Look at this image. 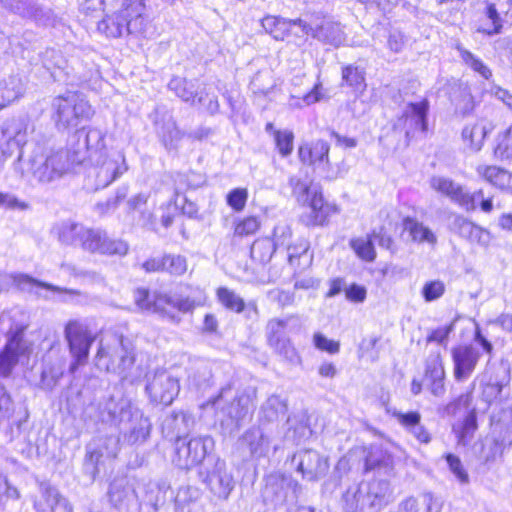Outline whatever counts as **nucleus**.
Instances as JSON below:
<instances>
[{
  "mask_svg": "<svg viewBox=\"0 0 512 512\" xmlns=\"http://www.w3.org/2000/svg\"><path fill=\"white\" fill-rule=\"evenodd\" d=\"M106 152L105 133L98 128H82L70 137L66 150L45 156L42 149H36L27 158L21 155L15 168L22 176L46 184L61 178L74 165Z\"/></svg>",
  "mask_w": 512,
  "mask_h": 512,
  "instance_id": "f257e3e1",
  "label": "nucleus"
},
{
  "mask_svg": "<svg viewBox=\"0 0 512 512\" xmlns=\"http://www.w3.org/2000/svg\"><path fill=\"white\" fill-rule=\"evenodd\" d=\"M257 388L230 382L221 388L212 403L223 418L222 425L239 430L250 419L256 407Z\"/></svg>",
  "mask_w": 512,
  "mask_h": 512,
  "instance_id": "f03ea898",
  "label": "nucleus"
},
{
  "mask_svg": "<svg viewBox=\"0 0 512 512\" xmlns=\"http://www.w3.org/2000/svg\"><path fill=\"white\" fill-rule=\"evenodd\" d=\"M51 110L52 120L59 131L75 128L94 115L89 101L81 93L72 91L54 97Z\"/></svg>",
  "mask_w": 512,
  "mask_h": 512,
  "instance_id": "7ed1b4c3",
  "label": "nucleus"
},
{
  "mask_svg": "<svg viewBox=\"0 0 512 512\" xmlns=\"http://www.w3.org/2000/svg\"><path fill=\"white\" fill-rule=\"evenodd\" d=\"M28 128L29 123L26 118L23 117H14L6 120L0 126V168L3 167L5 161L12 156L15 151H18V157L13 162L12 167L13 171L24 181H27L31 184L38 183L36 179H29L21 175L19 171L15 168V164L19 161L21 155L27 158L29 157L36 149H41L40 147H35L29 153H26L24 147L27 143L28 138Z\"/></svg>",
  "mask_w": 512,
  "mask_h": 512,
  "instance_id": "20e7f679",
  "label": "nucleus"
},
{
  "mask_svg": "<svg viewBox=\"0 0 512 512\" xmlns=\"http://www.w3.org/2000/svg\"><path fill=\"white\" fill-rule=\"evenodd\" d=\"M300 491V484L290 475L271 473L264 478L261 497L265 505L277 508L296 502Z\"/></svg>",
  "mask_w": 512,
  "mask_h": 512,
  "instance_id": "39448f33",
  "label": "nucleus"
},
{
  "mask_svg": "<svg viewBox=\"0 0 512 512\" xmlns=\"http://www.w3.org/2000/svg\"><path fill=\"white\" fill-rule=\"evenodd\" d=\"M90 177H94V189H103L128 170L125 155L120 151L106 152L90 160Z\"/></svg>",
  "mask_w": 512,
  "mask_h": 512,
  "instance_id": "423d86ee",
  "label": "nucleus"
},
{
  "mask_svg": "<svg viewBox=\"0 0 512 512\" xmlns=\"http://www.w3.org/2000/svg\"><path fill=\"white\" fill-rule=\"evenodd\" d=\"M96 358L98 367L126 378L135 361L134 346L129 339L120 337L116 345L107 351L100 347Z\"/></svg>",
  "mask_w": 512,
  "mask_h": 512,
  "instance_id": "0eeeda50",
  "label": "nucleus"
},
{
  "mask_svg": "<svg viewBox=\"0 0 512 512\" xmlns=\"http://www.w3.org/2000/svg\"><path fill=\"white\" fill-rule=\"evenodd\" d=\"M213 448L214 440L208 435L178 439L175 441L173 463L180 469H191L201 464Z\"/></svg>",
  "mask_w": 512,
  "mask_h": 512,
  "instance_id": "6e6552de",
  "label": "nucleus"
},
{
  "mask_svg": "<svg viewBox=\"0 0 512 512\" xmlns=\"http://www.w3.org/2000/svg\"><path fill=\"white\" fill-rule=\"evenodd\" d=\"M65 339L68 342L69 351L73 357L70 371L74 372L81 365L86 364L89 351L95 337L88 326L78 320H70L64 330Z\"/></svg>",
  "mask_w": 512,
  "mask_h": 512,
  "instance_id": "1a4fd4ad",
  "label": "nucleus"
},
{
  "mask_svg": "<svg viewBox=\"0 0 512 512\" xmlns=\"http://www.w3.org/2000/svg\"><path fill=\"white\" fill-rule=\"evenodd\" d=\"M199 476L210 492L219 499H227L235 486L232 472L226 462L219 458L213 463L208 462L199 471Z\"/></svg>",
  "mask_w": 512,
  "mask_h": 512,
  "instance_id": "9d476101",
  "label": "nucleus"
},
{
  "mask_svg": "<svg viewBox=\"0 0 512 512\" xmlns=\"http://www.w3.org/2000/svg\"><path fill=\"white\" fill-rule=\"evenodd\" d=\"M357 506L366 512H379L391 501L389 482L373 480L360 483L354 493Z\"/></svg>",
  "mask_w": 512,
  "mask_h": 512,
  "instance_id": "9b49d317",
  "label": "nucleus"
},
{
  "mask_svg": "<svg viewBox=\"0 0 512 512\" xmlns=\"http://www.w3.org/2000/svg\"><path fill=\"white\" fill-rule=\"evenodd\" d=\"M168 88L173 91L183 101L195 105L196 103L203 106L206 111L214 115L219 111V102L216 96L208 98L206 88L199 89L197 80H187L181 77H173L169 83Z\"/></svg>",
  "mask_w": 512,
  "mask_h": 512,
  "instance_id": "f8f14e48",
  "label": "nucleus"
},
{
  "mask_svg": "<svg viewBox=\"0 0 512 512\" xmlns=\"http://www.w3.org/2000/svg\"><path fill=\"white\" fill-rule=\"evenodd\" d=\"M145 390L151 400L156 404L170 405L180 391L178 378L167 370H156L148 374Z\"/></svg>",
  "mask_w": 512,
  "mask_h": 512,
  "instance_id": "ddd939ff",
  "label": "nucleus"
},
{
  "mask_svg": "<svg viewBox=\"0 0 512 512\" xmlns=\"http://www.w3.org/2000/svg\"><path fill=\"white\" fill-rule=\"evenodd\" d=\"M107 497L115 512H140L139 495L127 478H116L110 485Z\"/></svg>",
  "mask_w": 512,
  "mask_h": 512,
  "instance_id": "4468645a",
  "label": "nucleus"
},
{
  "mask_svg": "<svg viewBox=\"0 0 512 512\" xmlns=\"http://www.w3.org/2000/svg\"><path fill=\"white\" fill-rule=\"evenodd\" d=\"M135 408L127 397L113 395L99 403V420L121 428L132 417Z\"/></svg>",
  "mask_w": 512,
  "mask_h": 512,
  "instance_id": "2eb2a0df",
  "label": "nucleus"
},
{
  "mask_svg": "<svg viewBox=\"0 0 512 512\" xmlns=\"http://www.w3.org/2000/svg\"><path fill=\"white\" fill-rule=\"evenodd\" d=\"M451 356L454 364V378L458 382H463L474 372L481 353L473 345L465 344L452 348Z\"/></svg>",
  "mask_w": 512,
  "mask_h": 512,
  "instance_id": "dca6fc26",
  "label": "nucleus"
},
{
  "mask_svg": "<svg viewBox=\"0 0 512 512\" xmlns=\"http://www.w3.org/2000/svg\"><path fill=\"white\" fill-rule=\"evenodd\" d=\"M129 245L122 239L112 238L105 230L93 228L87 252L106 256H125Z\"/></svg>",
  "mask_w": 512,
  "mask_h": 512,
  "instance_id": "f3484780",
  "label": "nucleus"
},
{
  "mask_svg": "<svg viewBox=\"0 0 512 512\" xmlns=\"http://www.w3.org/2000/svg\"><path fill=\"white\" fill-rule=\"evenodd\" d=\"M292 463L296 466L298 472L303 478L313 481L323 476L328 463L317 451L312 449L302 450L294 454Z\"/></svg>",
  "mask_w": 512,
  "mask_h": 512,
  "instance_id": "a211bd4d",
  "label": "nucleus"
},
{
  "mask_svg": "<svg viewBox=\"0 0 512 512\" xmlns=\"http://www.w3.org/2000/svg\"><path fill=\"white\" fill-rule=\"evenodd\" d=\"M512 446V426L498 424L483 445L482 454L486 463L501 458Z\"/></svg>",
  "mask_w": 512,
  "mask_h": 512,
  "instance_id": "6ab92c4d",
  "label": "nucleus"
},
{
  "mask_svg": "<svg viewBox=\"0 0 512 512\" xmlns=\"http://www.w3.org/2000/svg\"><path fill=\"white\" fill-rule=\"evenodd\" d=\"M9 13L42 26L53 25L55 21L53 11L42 6L36 0H17Z\"/></svg>",
  "mask_w": 512,
  "mask_h": 512,
  "instance_id": "aec40b11",
  "label": "nucleus"
},
{
  "mask_svg": "<svg viewBox=\"0 0 512 512\" xmlns=\"http://www.w3.org/2000/svg\"><path fill=\"white\" fill-rule=\"evenodd\" d=\"M58 240L64 244L74 247H80L87 251L93 228H88L83 224L64 221L55 228Z\"/></svg>",
  "mask_w": 512,
  "mask_h": 512,
  "instance_id": "412c9836",
  "label": "nucleus"
},
{
  "mask_svg": "<svg viewBox=\"0 0 512 512\" xmlns=\"http://www.w3.org/2000/svg\"><path fill=\"white\" fill-rule=\"evenodd\" d=\"M429 111V102L423 99L420 102H410L405 107L401 120L404 123L406 137L413 136L415 132L427 131V115Z\"/></svg>",
  "mask_w": 512,
  "mask_h": 512,
  "instance_id": "4be33fe9",
  "label": "nucleus"
},
{
  "mask_svg": "<svg viewBox=\"0 0 512 512\" xmlns=\"http://www.w3.org/2000/svg\"><path fill=\"white\" fill-rule=\"evenodd\" d=\"M451 229L460 237L485 248L490 245L492 240V235L489 230L478 226L462 215H456L454 217L451 222Z\"/></svg>",
  "mask_w": 512,
  "mask_h": 512,
  "instance_id": "5701e85b",
  "label": "nucleus"
},
{
  "mask_svg": "<svg viewBox=\"0 0 512 512\" xmlns=\"http://www.w3.org/2000/svg\"><path fill=\"white\" fill-rule=\"evenodd\" d=\"M37 512H73V507L60 492L48 485H40V496L34 501Z\"/></svg>",
  "mask_w": 512,
  "mask_h": 512,
  "instance_id": "b1692460",
  "label": "nucleus"
},
{
  "mask_svg": "<svg viewBox=\"0 0 512 512\" xmlns=\"http://www.w3.org/2000/svg\"><path fill=\"white\" fill-rule=\"evenodd\" d=\"M151 422L145 417L143 412L137 407L133 411L131 418L126 421L120 428L125 441L129 444H139L145 442L150 436Z\"/></svg>",
  "mask_w": 512,
  "mask_h": 512,
  "instance_id": "393cba45",
  "label": "nucleus"
},
{
  "mask_svg": "<svg viewBox=\"0 0 512 512\" xmlns=\"http://www.w3.org/2000/svg\"><path fill=\"white\" fill-rule=\"evenodd\" d=\"M194 424L195 420L191 414L183 411H174L164 418L162 432L166 437L170 439L175 438L176 441L186 438L193 429Z\"/></svg>",
  "mask_w": 512,
  "mask_h": 512,
  "instance_id": "a878e982",
  "label": "nucleus"
},
{
  "mask_svg": "<svg viewBox=\"0 0 512 512\" xmlns=\"http://www.w3.org/2000/svg\"><path fill=\"white\" fill-rule=\"evenodd\" d=\"M156 133L166 150H177L186 133L182 131L173 116L165 113L156 123Z\"/></svg>",
  "mask_w": 512,
  "mask_h": 512,
  "instance_id": "bb28decb",
  "label": "nucleus"
},
{
  "mask_svg": "<svg viewBox=\"0 0 512 512\" xmlns=\"http://www.w3.org/2000/svg\"><path fill=\"white\" fill-rule=\"evenodd\" d=\"M303 30L309 34L311 32L313 38L319 40L325 45L335 48L340 47L346 41V34L341 25L333 21H324L315 28L307 27L303 24Z\"/></svg>",
  "mask_w": 512,
  "mask_h": 512,
  "instance_id": "cd10ccee",
  "label": "nucleus"
},
{
  "mask_svg": "<svg viewBox=\"0 0 512 512\" xmlns=\"http://www.w3.org/2000/svg\"><path fill=\"white\" fill-rule=\"evenodd\" d=\"M239 442L253 458L264 457L269 451V437L260 426H253L245 431Z\"/></svg>",
  "mask_w": 512,
  "mask_h": 512,
  "instance_id": "c85d7f7f",
  "label": "nucleus"
},
{
  "mask_svg": "<svg viewBox=\"0 0 512 512\" xmlns=\"http://www.w3.org/2000/svg\"><path fill=\"white\" fill-rule=\"evenodd\" d=\"M306 203L309 204L310 212L303 217V220L308 226H322L332 214L337 212L336 208L325 203L322 194L316 191L312 192Z\"/></svg>",
  "mask_w": 512,
  "mask_h": 512,
  "instance_id": "c756f323",
  "label": "nucleus"
},
{
  "mask_svg": "<svg viewBox=\"0 0 512 512\" xmlns=\"http://www.w3.org/2000/svg\"><path fill=\"white\" fill-rule=\"evenodd\" d=\"M122 7L126 13V34H144L146 26L142 16L144 0H123Z\"/></svg>",
  "mask_w": 512,
  "mask_h": 512,
  "instance_id": "7c9ffc66",
  "label": "nucleus"
},
{
  "mask_svg": "<svg viewBox=\"0 0 512 512\" xmlns=\"http://www.w3.org/2000/svg\"><path fill=\"white\" fill-rule=\"evenodd\" d=\"M142 493V501L157 512L159 507L166 501V493L170 489V484L165 480L144 482L139 486Z\"/></svg>",
  "mask_w": 512,
  "mask_h": 512,
  "instance_id": "2f4dec72",
  "label": "nucleus"
},
{
  "mask_svg": "<svg viewBox=\"0 0 512 512\" xmlns=\"http://www.w3.org/2000/svg\"><path fill=\"white\" fill-rule=\"evenodd\" d=\"M430 187L436 192L448 197L452 202L461 205V202L468 203L464 197V187L450 178L444 176H433L430 179Z\"/></svg>",
  "mask_w": 512,
  "mask_h": 512,
  "instance_id": "473e14b6",
  "label": "nucleus"
},
{
  "mask_svg": "<svg viewBox=\"0 0 512 512\" xmlns=\"http://www.w3.org/2000/svg\"><path fill=\"white\" fill-rule=\"evenodd\" d=\"M216 296L219 301L227 310L235 313H241L247 309L248 313L258 314V308L255 302L245 304L242 297L227 287H219L216 291Z\"/></svg>",
  "mask_w": 512,
  "mask_h": 512,
  "instance_id": "72a5a7b5",
  "label": "nucleus"
},
{
  "mask_svg": "<svg viewBox=\"0 0 512 512\" xmlns=\"http://www.w3.org/2000/svg\"><path fill=\"white\" fill-rule=\"evenodd\" d=\"M292 25H299L303 27V21L301 19L287 20L285 18L272 15H267L261 20V26L265 32L278 41L286 38Z\"/></svg>",
  "mask_w": 512,
  "mask_h": 512,
  "instance_id": "f704fd0d",
  "label": "nucleus"
},
{
  "mask_svg": "<svg viewBox=\"0 0 512 512\" xmlns=\"http://www.w3.org/2000/svg\"><path fill=\"white\" fill-rule=\"evenodd\" d=\"M493 125L479 121L473 125H466L462 131V138L471 150H481L486 136L493 130Z\"/></svg>",
  "mask_w": 512,
  "mask_h": 512,
  "instance_id": "c9c22d12",
  "label": "nucleus"
},
{
  "mask_svg": "<svg viewBox=\"0 0 512 512\" xmlns=\"http://www.w3.org/2000/svg\"><path fill=\"white\" fill-rule=\"evenodd\" d=\"M204 300L192 299L190 297H184L181 295H160V298L156 301L158 307H162V313H167V307L177 309L182 313L192 312L195 307L203 305Z\"/></svg>",
  "mask_w": 512,
  "mask_h": 512,
  "instance_id": "e433bc0d",
  "label": "nucleus"
},
{
  "mask_svg": "<svg viewBox=\"0 0 512 512\" xmlns=\"http://www.w3.org/2000/svg\"><path fill=\"white\" fill-rule=\"evenodd\" d=\"M403 226L414 242L419 244L427 243L431 246L436 245L437 236L429 227L425 226L417 219L406 217L403 220Z\"/></svg>",
  "mask_w": 512,
  "mask_h": 512,
  "instance_id": "4c0bfd02",
  "label": "nucleus"
},
{
  "mask_svg": "<svg viewBox=\"0 0 512 512\" xmlns=\"http://www.w3.org/2000/svg\"><path fill=\"white\" fill-rule=\"evenodd\" d=\"M126 13L124 7L118 12L106 16L98 23V30L107 37L119 38L126 34Z\"/></svg>",
  "mask_w": 512,
  "mask_h": 512,
  "instance_id": "58836bf2",
  "label": "nucleus"
},
{
  "mask_svg": "<svg viewBox=\"0 0 512 512\" xmlns=\"http://www.w3.org/2000/svg\"><path fill=\"white\" fill-rule=\"evenodd\" d=\"M24 93V83L18 75L0 80V100L4 107L19 99Z\"/></svg>",
  "mask_w": 512,
  "mask_h": 512,
  "instance_id": "ea45409f",
  "label": "nucleus"
},
{
  "mask_svg": "<svg viewBox=\"0 0 512 512\" xmlns=\"http://www.w3.org/2000/svg\"><path fill=\"white\" fill-rule=\"evenodd\" d=\"M287 411V405L280 397L272 395L261 406L259 412L260 423H273L280 415Z\"/></svg>",
  "mask_w": 512,
  "mask_h": 512,
  "instance_id": "a19ab883",
  "label": "nucleus"
},
{
  "mask_svg": "<svg viewBox=\"0 0 512 512\" xmlns=\"http://www.w3.org/2000/svg\"><path fill=\"white\" fill-rule=\"evenodd\" d=\"M190 387L198 391H205L212 385V371L209 364L201 362L190 369L188 375Z\"/></svg>",
  "mask_w": 512,
  "mask_h": 512,
  "instance_id": "79ce46f5",
  "label": "nucleus"
},
{
  "mask_svg": "<svg viewBox=\"0 0 512 512\" xmlns=\"http://www.w3.org/2000/svg\"><path fill=\"white\" fill-rule=\"evenodd\" d=\"M19 361L20 357L30 353V344L24 339V329L17 328L8 332L7 342L3 347Z\"/></svg>",
  "mask_w": 512,
  "mask_h": 512,
  "instance_id": "37998d69",
  "label": "nucleus"
},
{
  "mask_svg": "<svg viewBox=\"0 0 512 512\" xmlns=\"http://www.w3.org/2000/svg\"><path fill=\"white\" fill-rule=\"evenodd\" d=\"M477 174L492 185L501 189L510 185V173L497 166L480 165L476 169Z\"/></svg>",
  "mask_w": 512,
  "mask_h": 512,
  "instance_id": "c03bdc74",
  "label": "nucleus"
},
{
  "mask_svg": "<svg viewBox=\"0 0 512 512\" xmlns=\"http://www.w3.org/2000/svg\"><path fill=\"white\" fill-rule=\"evenodd\" d=\"M502 27L503 22L495 4H489L485 10V18L481 21L476 31L487 36H493L501 33Z\"/></svg>",
  "mask_w": 512,
  "mask_h": 512,
  "instance_id": "a18cd8bd",
  "label": "nucleus"
},
{
  "mask_svg": "<svg viewBox=\"0 0 512 512\" xmlns=\"http://www.w3.org/2000/svg\"><path fill=\"white\" fill-rule=\"evenodd\" d=\"M342 86L351 87L354 91H363L366 87L365 72L355 65H347L342 68Z\"/></svg>",
  "mask_w": 512,
  "mask_h": 512,
  "instance_id": "49530a36",
  "label": "nucleus"
},
{
  "mask_svg": "<svg viewBox=\"0 0 512 512\" xmlns=\"http://www.w3.org/2000/svg\"><path fill=\"white\" fill-rule=\"evenodd\" d=\"M349 245L361 260L366 262H373L375 260L376 251L371 234L366 237L352 238L349 241Z\"/></svg>",
  "mask_w": 512,
  "mask_h": 512,
  "instance_id": "de8ad7c7",
  "label": "nucleus"
},
{
  "mask_svg": "<svg viewBox=\"0 0 512 512\" xmlns=\"http://www.w3.org/2000/svg\"><path fill=\"white\" fill-rule=\"evenodd\" d=\"M455 49L458 51L460 58L462 61L470 67L473 71L480 74L484 79L488 80L492 76L491 70L488 68L484 62L474 55L469 50L465 49L461 44H457Z\"/></svg>",
  "mask_w": 512,
  "mask_h": 512,
  "instance_id": "09e8293b",
  "label": "nucleus"
},
{
  "mask_svg": "<svg viewBox=\"0 0 512 512\" xmlns=\"http://www.w3.org/2000/svg\"><path fill=\"white\" fill-rule=\"evenodd\" d=\"M276 250L275 245L269 238H261L253 242L250 255L254 261L260 264H266L271 260Z\"/></svg>",
  "mask_w": 512,
  "mask_h": 512,
  "instance_id": "8fccbe9b",
  "label": "nucleus"
},
{
  "mask_svg": "<svg viewBox=\"0 0 512 512\" xmlns=\"http://www.w3.org/2000/svg\"><path fill=\"white\" fill-rule=\"evenodd\" d=\"M200 494V490L196 487H181L175 497L176 512H192L191 505L195 504Z\"/></svg>",
  "mask_w": 512,
  "mask_h": 512,
  "instance_id": "3c124183",
  "label": "nucleus"
},
{
  "mask_svg": "<svg viewBox=\"0 0 512 512\" xmlns=\"http://www.w3.org/2000/svg\"><path fill=\"white\" fill-rule=\"evenodd\" d=\"M464 197L467 199V204L461 202V207L466 211H474L477 208V203L480 202V208L483 212L489 213L493 210V203L491 197H484V192L479 189L473 193H470L464 189Z\"/></svg>",
  "mask_w": 512,
  "mask_h": 512,
  "instance_id": "603ef678",
  "label": "nucleus"
},
{
  "mask_svg": "<svg viewBox=\"0 0 512 512\" xmlns=\"http://www.w3.org/2000/svg\"><path fill=\"white\" fill-rule=\"evenodd\" d=\"M161 294H151L145 288H138L134 291V302L141 310L162 313V307L156 305V301L160 298Z\"/></svg>",
  "mask_w": 512,
  "mask_h": 512,
  "instance_id": "864d4df0",
  "label": "nucleus"
},
{
  "mask_svg": "<svg viewBox=\"0 0 512 512\" xmlns=\"http://www.w3.org/2000/svg\"><path fill=\"white\" fill-rule=\"evenodd\" d=\"M294 317L295 316L293 315H289L284 319L273 318L268 321L266 326V337L269 345L277 344L279 340L286 338L284 330Z\"/></svg>",
  "mask_w": 512,
  "mask_h": 512,
  "instance_id": "5fc2aeb1",
  "label": "nucleus"
},
{
  "mask_svg": "<svg viewBox=\"0 0 512 512\" xmlns=\"http://www.w3.org/2000/svg\"><path fill=\"white\" fill-rule=\"evenodd\" d=\"M445 372L442 366H429L426 370V378L429 381V389L431 393L437 397L445 393L444 386Z\"/></svg>",
  "mask_w": 512,
  "mask_h": 512,
  "instance_id": "6e6d98bb",
  "label": "nucleus"
},
{
  "mask_svg": "<svg viewBox=\"0 0 512 512\" xmlns=\"http://www.w3.org/2000/svg\"><path fill=\"white\" fill-rule=\"evenodd\" d=\"M494 155L499 159H512V125L496 137Z\"/></svg>",
  "mask_w": 512,
  "mask_h": 512,
  "instance_id": "4d7b16f0",
  "label": "nucleus"
},
{
  "mask_svg": "<svg viewBox=\"0 0 512 512\" xmlns=\"http://www.w3.org/2000/svg\"><path fill=\"white\" fill-rule=\"evenodd\" d=\"M13 283L22 291L32 292L35 287H42L52 291H60L59 287L40 282L27 274H13L9 276Z\"/></svg>",
  "mask_w": 512,
  "mask_h": 512,
  "instance_id": "13d9d810",
  "label": "nucleus"
},
{
  "mask_svg": "<svg viewBox=\"0 0 512 512\" xmlns=\"http://www.w3.org/2000/svg\"><path fill=\"white\" fill-rule=\"evenodd\" d=\"M477 428V412L475 408H472L465 417L461 430L458 433V442L466 445L473 438Z\"/></svg>",
  "mask_w": 512,
  "mask_h": 512,
  "instance_id": "bf43d9fd",
  "label": "nucleus"
},
{
  "mask_svg": "<svg viewBox=\"0 0 512 512\" xmlns=\"http://www.w3.org/2000/svg\"><path fill=\"white\" fill-rule=\"evenodd\" d=\"M274 141L278 152L282 157H288L293 151L294 134L289 130H275Z\"/></svg>",
  "mask_w": 512,
  "mask_h": 512,
  "instance_id": "052dcab7",
  "label": "nucleus"
},
{
  "mask_svg": "<svg viewBox=\"0 0 512 512\" xmlns=\"http://www.w3.org/2000/svg\"><path fill=\"white\" fill-rule=\"evenodd\" d=\"M127 195L128 186H121L117 189L116 195L113 198H109L105 202L97 203L95 209L101 215L112 212L117 209L119 204L127 197Z\"/></svg>",
  "mask_w": 512,
  "mask_h": 512,
  "instance_id": "680f3d73",
  "label": "nucleus"
},
{
  "mask_svg": "<svg viewBox=\"0 0 512 512\" xmlns=\"http://www.w3.org/2000/svg\"><path fill=\"white\" fill-rule=\"evenodd\" d=\"M292 239V229L289 224L285 222L278 223L273 230V240L272 243L275 245V248H281L291 245Z\"/></svg>",
  "mask_w": 512,
  "mask_h": 512,
  "instance_id": "e2e57ef3",
  "label": "nucleus"
},
{
  "mask_svg": "<svg viewBox=\"0 0 512 512\" xmlns=\"http://www.w3.org/2000/svg\"><path fill=\"white\" fill-rule=\"evenodd\" d=\"M164 262L165 271L175 276L183 275L188 268L186 258L181 255L166 254Z\"/></svg>",
  "mask_w": 512,
  "mask_h": 512,
  "instance_id": "0e129e2a",
  "label": "nucleus"
},
{
  "mask_svg": "<svg viewBox=\"0 0 512 512\" xmlns=\"http://www.w3.org/2000/svg\"><path fill=\"white\" fill-rule=\"evenodd\" d=\"M289 185L292 188L293 195L297 198L298 202L306 203L309 200L310 187L306 180L299 176H291L289 178Z\"/></svg>",
  "mask_w": 512,
  "mask_h": 512,
  "instance_id": "69168bd1",
  "label": "nucleus"
},
{
  "mask_svg": "<svg viewBox=\"0 0 512 512\" xmlns=\"http://www.w3.org/2000/svg\"><path fill=\"white\" fill-rule=\"evenodd\" d=\"M270 346L288 362H299L298 353L288 338L281 339L277 344H270Z\"/></svg>",
  "mask_w": 512,
  "mask_h": 512,
  "instance_id": "338daca9",
  "label": "nucleus"
},
{
  "mask_svg": "<svg viewBox=\"0 0 512 512\" xmlns=\"http://www.w3.org/2000/svg\"><path fill=\"white\" fill-rule=\"evenodd\" d=\"M43 66L51 71L52 69H64L65 60L59 51L48 48L41 54Z\"/></svg>",
  "mask_w": 512,
  "mask_h": 512,
  "instance_id": "774afa93",
  "label": "nucleus"
}]
</instances>
